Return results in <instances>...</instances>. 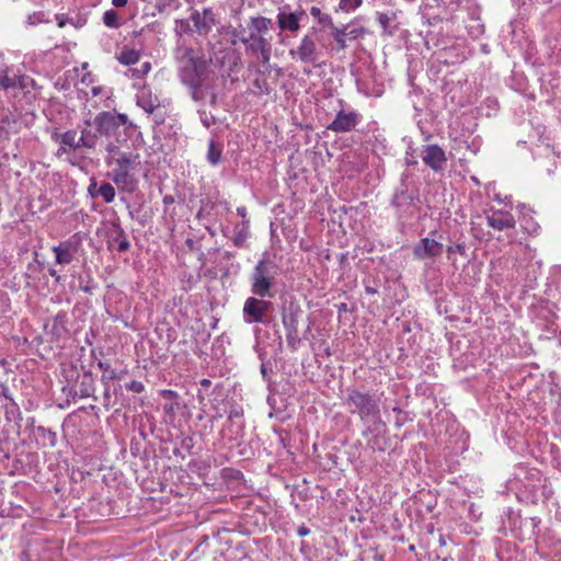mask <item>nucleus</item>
<instances>
[{"mask_svg": "<svg viewBox=\"0 0 561 561\" xmlns=\"http://www.w3.org/2000/svg\"><path fill=\"white\" fill-rule=\"evenodd\" d=\"M325 34L321 28L311 27L299 41L298 45L289 49V56L301 64L318 66L319 59L328 49Z\"/></svg>", "mask_w": 561, "mask_h": 561, "instance_id": "obj_1", "label": "nucleus"}, {"mask_svg": "<svg viewBox=\"0 0 561 561\" xmlns=\"http://www.w3.org/2000/svg\"><path fill=\"white\" fill-rule=\"evenodd\" d=\"M110 176L117 187L126 193H134L138 187L136 171L140 165V156L128 151L126 154L115 157Z\"/></svg>", "mask_w": 561, "mask_h": 561, "instance_id": "obj_2", "label": "nucleus"}, {"mask_svg": "<svg viewBox=\"0 0 561 561\" xmlns=\"http://www.w3.org/2000/svg\"><path fill=\"white\" fill-rule=\"evenodd\" d=\"M180 77L182 82L188 87L191 96L195 102H203L209 99L211 105L217 103V94L214 89L213 80L203 69H181Z\"/></svg>", "mask_w": 561, "mask_h": 561, "instance_id": "obj_3", "label": "nucleus"}, {"mask_svg": "<svg viewBox=\"0 0 561 561\" xmlns=\"http://www.w3.org/2000/svg\"><path fill=\"white\" fill-rule=\"evenodd\" d=\"M352 414H357L362 421L376 422L380 420V399L369 392L348 389L345 399Z\"/></svg>", "mask_w": 561, "mask_h": 561, "instance_id": "obj_4", "label": "nucleus"}, {"mask_svg": "<svg viewBox=\"0 0 561 561\" xmlns=\"http://www.w3.org/2000/svg\"><path fill=\"white\" fill-rule=\"evenodd\" d=\"M277 266L270 260H260L251 274V291L260 298H272V289L278 275Z\"/></svg>", "mask_w": 561, "mask_h": 561, "instance_id": "obj_5", "label": "nucleus"}, {"mask_svg": "<svg viewBox=\"0 0 561 561\" xmlns=\"http://www.w3.org/2000/svg\"><path fill=\"white\" fill-rule=\"evenodd\" d=\"M272 26L273 22L271 19L265 16H253L248 23L249 34L245 35L244 31H240L236 32L234 35L242 44L248 45L249 50L253 51L261 48L263 42L271 43V39L265 37V35L270 32Z\"/></svg>", "mask_w": 561, "mask_h": 561, "instance_id": "obj_6", "label": "nucleus"}, {"mask_svg": "<svg viewBox=\"0 0 561 561\" xmlns=\"http://www.w3.org/2000/svg\"><path fill=\"white\" fill-rule=\"evenodd\" d=\"M486 224L489 227L497 231H507L508 242H515V236L512 230L515 229V217L504 209H490L486 214Z\"/></svg>", "mask_w": 561, "mask_h": 561, "instance_id": "obj_7", "label": "nucleus"}, {"mask_svg": "<svg viewBox=\"0 0 561 561\" xmlns=\"http://www.w3.org/2000/svg\"><path fill=\"white\" fill-rule=\"evenodd\" d=\"M271 301L249 297L243 305V317L247 323H261L271 307Z\"/></svg>", "mask_w": 561, "mask_h": 561, "instance_id": "obj_8", "label": "nucleus"}, {"mask_svg": "<svg viewBox=\"0 0 561 561\" xmlns=\"http://www.w3.org/2000/svg\"><path fill=\"white\" fill-rule=\"evenodd\" d=\"M424 164L435 172L443 171L447 163L445 151L438 145H427L421 153Z\"/></svg>", "mask_w": 561, "mask_h": 561, "instance_id": "obj_9", "label": "nucleus"}, {"mask_svg": "<svg viewBox=\"0 0 561 561\" xmlns=\"http://www.w3.org/2000/svg\"><path fill=\"white\" fill-rule=\"evenodd\" d=\"M190 18L194 31L199 35L206 36L215 24V14L209 8H205L203 11L194 10Z\"/></svg>", "mask_w": 561, "mask_h": 561, "instance_id": "obj_10", "label": "nucleus"}, {"mask_svg": "<svg viewBox=\"0 0 561 561\" xmlns=\"http://www.w3.org/2000/svg\"><path fill=\"white\" fill-rule=\"evenodd\" d=\"M305 11L286 12L279 10L277 13V25L280 31H289L296 33L300 30V22L306 19Z\"/></svg>", "mask_w": 561, "mask_h": 561, "instance_id": "obj_11", "label": "nucleus"}, {"mask_svg": "<svg viewBox=\"0 0 561 561\" xmlns=\"http://www.w3.org/2000/svg\"><path fill=\"white\" fill-rule=\"evenodd\" d=\"M358 123V115L355 112L340 111L328 129L335 133H346L352 130Z\"/></svg>", "mask_w": 561, "mask_h": 561, "instance_id": "obj_12", "label": "nucleus"}, {"mask_svg": "<svg viewBox=\"0 0 561 561\" xmlns=\"http://www.w3.org/2000/svg\"><path fill=\"white\" fill-rule=\"evenodd\" d=\"M443 244L431 238H423L414 247L413 254L415 257L423 260L427 257H436L442 254Z\"/></svg>", "mask_w": 561, "mask_h": 561, "instance_id": "obj_13", "label": "nucleus"}, {"mask_svg": "<svg viewBox=\"0 0 561 561\" xmlns=\"http://www.w3.org/2000/svg\"><path fill=\"white\" fill-rule=\"evenodd\" d=\"M136 99L137 105L148 114L153 113L160 105L159 99L153 95L147 87H144L138 91Z\"/></svg>", "mask_w": 561, "mask_h": 561, "instance_id": "obj_14", "label": "nucleus"}, {"mask_svg": "<svg viewBox=\"0 0 561 561\" xmlns=\"http://www.w3.org/2000/svg\"><path fill=\"white\" fill-rule=\"evenodd\" d=\"M93 123L100 135H111L117 129L113 117V113L111 112L99 113L94 117Z\"/></svg>", "mask_w": 561, "mask_h": 561, "instance_id": "obj_15", "label": "nucleus"}, {"mask_svg": "<svg viewBox=\"0 0 561 561\" xmlns=\"http://www.w3.org/2000/svg\"><path fill=\"white\" fill-rule=\"evenodd\" d=\"M178 57L181 59L182 62H185V65L181 69H190L195 68L196 70H202V64L198 59V57L195 55V51L193 48L187 47L185 45H181L176 49Z\"/></svg>", "mask_w": 561, "mask_h": 561, "instance_id": "obj_16", "label": "nucleus"}, {"mask_svg": "<svg viewBox=\"0 0 561 561\" xmlns=\"http://www.w3.org/2000/svg\"><path fill=\"white\" fill-rule=\"evenodd\" d=\"M51 138L56 142H59V145H65L66 147H68L72 151L81 148L80 141H79V137L77 135V131L73 130V129L67 130V131H65L62 134H57L56 133V134L53 135Z\"/></svg>", "mask_w": 561, "mask_h": 561, "instance_id": "obj_17", "label": "nucleus"}, {"mask_svg": "<svg viewBox=\"0 0 561 561\" xmlns=\"http://www.w3.org/2000/svg\"><path fill=\"white\" fill-rule=\"evenodd\" d=\"M53 252L55 253L57 264L67 265L70 264L73 259V253L69 243H61L54 247Z\"/></svg>", "mask_w": 561, "mask_h": 561, "instance_id": "obj_18", "label": "nucleus"}, {"mask_svg": "<svg viewBox=\"0 0 561 561\" xmlns=\"http://www.w3.org/2000/svg\"><path fill=\"white\" fill-rule=\"evenodd\" d=\"M141 53L134 48L124 47L119 54H117L116 59L119 64L124 66H133L136 65L140 60Z\"/></svg>", "mask_w": 561, "mask_h": 561, "instance_id": "obj_19", "label": "nucleus"}, {"mask_svg": "<svg viewBox=\"0 0 561 561\" xmlns=\"http://www.w3.org/2000/svg\"><path fill=\"white\" fill-rule=\"evenodd\" d=\"M530 209H526V211H523L522 218H520V227L529 236H536L539 232L540 226L537 221L534 220L533 216L530 215Z\"/></svg>", "mask_w": 561, "mask_h": 561, "instance_id": "obj_20", "label": "nucleus"}, {"mask_svg": "<svg viewBox=\"0 0 561 561\" xmlns=\"http://www.w3.org/2000/svg\"><path fill=\"white\" fill-rule=\"evenodd\" d=\"M282 322L286 332L298 331V310L290 309L285 311L282 316Z\"/></svg>", "mask_w": 561, "mask_h": 561, "instance_id": "obj_21", "label": "nucleus"}, {"mask_svg": "<svg viewBox=\"0 0 561 561\" xmlns=\"http://www.w3.org/2000/svg\"><path fill=\"white\" fill-rule=\"evenodd\" d=\"M98 131L94 133L92 131L91 129L89 128H83L81 130V135L79 137V141H80V146L81 148H88V149H93L95 148L96 146V142H98Z\"/></svg>", "mask_w": 561, "mask_h": 561, "instance_id": "obj_22", "label": "nucleus"}, {"mask_svg": "<svg viewBox=\"0 0 561 561\" xmlns=\"http://www.w3.org/2000/svg\"><path fill=\"white\" fill-rule=\"evenodd\" d=\"M240 416H241V411L239 409H232L230 411V413H229L228 422H229L231 427H236L234 435L228 437V439L230 442L239 439V435L241 434L242 424L241 423H236L233 421L234 419H239Z\"/></svg>", "mask_w": 561, "mask_h": 561, "instance_id": "obj_23", "label": "nucleus"}, {"mask_svg": "<svg viewBox=\"0 0 561 561\" xmlns=\"http://www.w3.org/2000/svg\"><path fill=\"white\" fill-rule=\"evenodd\" d=\"M190 19L175 20L174 33L176 36L182 37L183 35L191 34L194 31V27L191 25Z\"/></svg>", "mask_w": 561, "mask_h": 561, "instance_id": "obj_24", "label": "nucleus"}, {"mask_svg": "<svg viewBox=\"0 0 561 561\" xmlns=\"http://www.w3.org/2000/svg\"><path fill=\"white\" fill-rule=\"evenodd\" d=\"M96 195L101 196L105 203L110 204L115 198V188L111 183H102L96 191Z\"/></svg>", "mask_w": 561, "mask_h": 561, "instance_id": "obj_25", "label": "nucleus"}, {"mask_svg": "<svg viewBox=\"0 0 561 561\" xmlns=\"http://www.w3.org/2000/svg\"><path fill=\"white\" fill-rule=\"evenodd\" d=\"M412 202V196L407 192H397L392 197V205L399 209L405 206H410Z\"/></svg>", "mask_w": 561, "mask_h": 561, "instance_id": "obj_26", "label": "nucleus"}, {"mask_svg": "<svg viewBox=\"0 0 561 561\" xmlns=\"http://www.w3.org/2000/svg\"><path fill=\"white\" fill-rule=\"evenodd\" d=\"M98 366L103 373V380H114L119 378V373L111 367L110 362H99Z\"/></svg>", "mask_w": 561, "mask_h": 561, "instance_id": "obj_27", "label": "nucleus"}, {"mask_svg": "<svg viewBox=\"0 0 561 561\" xmlns=\"http://www.w3.org/2000/svg\"><path fill=\"white\" fill-rule=\"evenodd\" d=\"M103 23L110 28H118L121 21L117 12L113 9L105 11L103 14Z\"/></svg>", "mask_w": 561, "mask_h": 561, "instance_id": "obj_28", "label": "nucleus"}, {"mask_svg": "<svg viewBox=\"0 0 561 561\" xmlns=\"http://www.w3.org/2000/svg\"><path fill=\"white\" fill-rule=\"evenodd\" d=\"M106 163L107 165H112L115 161V157H119L121 154H126L128 151H122L115 144H108L106 146Z\"/></svg>", "mask_w": 561, "mask_h": 561, "instance_id": "obj_29", "label": "nucleus"}, {"mask_svg": "<svg viewBox=\"0 0 561 561\" xmlns=\"http://www.w3.org/2000/svg\"><path fill=\"white\" fill-rule=\"evenodd\" d=\"M253 85L255 89V93H257L260 95L270 94V92H271L268 83H267L266 79L263 77L255 78V80L253 81Z\"/></svg>", "mask_w": 561, "mask_h": 561, "instance_id": "obj_30", "label": "nucleus"}, {"mask_svg": "<svg viewBox=\"0 0 561 561\" xmlns=\"http://www.w3.org/2000/svg\"><path fill=\"white\" fill-rule=\"evenodd\" d=\"M18 83V79L15 76L10 77L8 72H4L0 76V89L9 90L14 88Z\"/></svg>", "mask_w": 561, "mask_h": 561, "instance_id": "obj_31", "label": "nucleus"}, {"mask_svg": "<svg viewBox=\"0 0 561 561\" xmlns=\"http://www.w3.org/2000/svg\"><path fill=\"white\" fill-rule=\"evenodd\" d=\"M357 90L366 96H380L382 91L380 89L369 90L366 82L357 80Z\"/></svg>", "mask_w": 561, "mask_h": 561, "instance_id": "obj_32", "label": "nucleus"}, {"mask_svg": "<svg viewBox=\"0 0 561 561\" xmlns=\"http://www.w3.org/2000/svg\"><path fill=\"white\" fill-rule=\"evenodd\" d=\"M271 43H264L261 45V48L253 50V53H259L261 57V61L263 64H268L271 60Z\"/></svg>", "mask_w": 561, "mask_h": 561, "instance_id": "obj_33", "label": "nucleus"}, {"mask_svg": "<svg viewBox=\"0 0 561 561\" xmlns=\"http://www.w3.org/2000/svg\"><path fill=\"white\" fill-rule=\"evenodd\" d=\"M221 152L218 150L215 146V144L211 141L208 147V153L207 159L208 161L215 165L220 161Z\"/></svg>", "mask_w": 561, "mask_h": 561, "instance_id": "obj_34", "label": "nucleus"}, {"mask_svg": "<svg viewBox=\"0 0 561 561\" xmlns=\"http://www.w3.org/2000/svg\"><path fill=\"white\" fill-rule=\"evenodd\" d=\"M248 228H249V220H244L242 224V228L237 229L236 238H234V243L237 245L241 244V242H243L245 240V238L248 237Z\"/></svg>", "mask_w": 561, "mask_h": 561, "instance_id": "obj_35", "label": "nucleus"}, {"mask_svg": "<svg viewBox=\"0 0 561 561\" xmlns=\"http://www.w3.org/2000/svg\"><path fill=\"white\" fill-rule=\"evenodd\" d=\"M151 70V64L149 61L144 62L139 69H130V76L135 78H142Z\"/></svg>", "mask_w": 561, "mask_h": 561, "instance_id": "obj_36", "label": "nucleus"}, {"mask_svg": "<svg viewBox=\"0 0 561 561\" xmlns=\"http://www.w3.org/2000/svg\"><path fill=\"white\" fill-rule=\"evenodd\" d=\"M5 415L8 417L14 416L15 414H20V408L16 404V402L11 398V400H8V403L4 404Z\"/></svg>", "mask_w": 561, "mask_h": 561, "instance_id": "obj_37", "label": "nucleus"}, {"mask_svg": "<svg viewBox=\"0 0 561 561\" xmlns=\"http://www.w3.org/2000/svg\"><path fill=\"white\" fill-rule=\"evenodd\" d=\"M198 115H199V119H201L202 124L207 128L210 127L215 123L214 115L210 113H207L205 110H199Z\"/></svg>", "mask_w": 561, "mask_h": 561, "instance_id": "obj_38", "label": "nucleus"}, {"mask_svg": "<svg viewBox=\"0 0 561 561\" xmlns=\"http://www.w3.org/2000/svg\"><path fill=\"white\" fill-rule=\"evenodd\" d=\"M377 20L380 24V26L383 28L385 32H388V33H392L389 27H390V22L392 20V16H390L389 14L387 13H379L378 16H377Z\"/></svg>", "mask_w": 561, "mask_h": 561, "instance_id": "obj_39", "label": "nucleus"}, {"mask_svg": "<svg viewBox=\"0 0 561 561\" xmlns=\"http://www.w3.org/2000/svg\"><path fill=\"white\" fill-rule=\"evenodd\" d=\"M113 117L115 121L116 128H118L119 126H126V125H128L129 127H134V125L129 122L128 116L126 114L113 113Z\"/></svg>", "mask_w": 561, "mask_h": 561, "instance_id": "obj_40", "label": "nucleus"}, {"mask_svg": "<svg viewBox=\"0 0 561 561\" xmlns=\"http://www.w3.org/2000/svg\"><path fill=\"white\" fill-rule=\"evenodd\" d=\"M71 152L72 150H70L68 147H66L65 145H60L56 151V157L59 159L65 158L70 163L75 164V162L69 157Z\"/></svg>", "mask_w": 561, "mask_h": 561, "instance_id": "obj_41", "label": "nucleus"}, {"mask_svg": "<svg viewBox=\"0 0 561 561\" xmlns=\"http://www.w3.org/2000/svg\"><path fill=\"white\" fill-rule=\"evenodd\" d=\"M286 340L289 346L293 348L296 347V345L300 342L298 336V331L296 332H286Z\"/></svg>", "mask_w": 561, "mask_h": 561, "instance_id": "obj_42", "label": "nucleus"}, {"mask_svg": "<svg viewBox=\"0 0 561 561\" xmlns=\"http://www.w3.org/2000/svg\"><path fill=\"white\" fill-rule=\"evenodd\" d=\"M92 388L90 383L81 382L78 396L80 398H89L91 396Z\"/></svg>", "mask_w": 561, "mask_h": 561, "instance_id": "obj_43", "label": "nucleus"}, {"mask_svg": "<svg viewBox=\"0 0 561 561\" xmlns=\"http://www.w3.org/2000/svg\"><path fill=\"white\" fill-rule=\"evenodd\" d=\"M126 388L133 392L140 393L144 391L145 387L142 382L133 380L129 383L126 385Z\"/></svg>", "mask_w": 561, "mask_h": 561, "instance_id": "obj_44", "label": "nucleus"}, {"mask_svg": "<svg viewBox=\"0 0 561 561\" xmlns=\"http://www.w3.org/2000/svg\"><path fill=\"white\" fill-rule=\"evenodd\" d=\"M334 39L337 45V49H344L346 47L345 34L343 32H336Z\"/></svg>", "mask_w": 561, "mask_h": 561, "instance_id": "obj_45", "label": "nucleus"}, {"mask_svg": "<svg viewBox=\"0 0 561 561\" xmlns=\"http://www.w3.org/2000/svg\"><path fill=\"white\" fill-rule=\"evenodd\" d=\"M119 237H121V240H119V244H118L117 249H118L119 252H125V251H127L129 249L130 243L128 242V240L125 237L123 231H121Z\"/></svg>", "mask_w": 561, "mask_h": 561, "instance_id": "obj_46", "label": "nucleus"}, {"mask_svg": "<svg viewBox=\"0 0 561 561\" xmlns=\"http://www.w3.org/2000/svg\"><path fill=\"white\" fill-rule=\"evenodd\" d=\"M447 252H448V254L457 252L461 255H465L466 254V245L463 243H458L455 247L450 245L447 248Z\"/></svg>", "mask_w": 561, "mask_h": 561, "instance_id": "obj_47", "label": "nucleus"}, {"mask_svg": "<svg viewBox=\"0 0 561 561\" xmlns=\"http://www.w3.org/2000/svg\"><path fill=\"white\" fill-rule=\"evenodd\" d=\"M449 3H455L459 8L469 9L473 0H448Z\"/></svg>", "mask_w": 561, "mask_h": 561, "instance_id": "obj_48", "label": "nucleus"}, {"mask_svg": "<svg viewBox=\"0 0 561 561\" xmlns=\"http://www.w3.org/2000/svg\"><path fill=\"white\" fill-rule=\"evenodd\" d=\"M87 23L84 18L78 16L77 19H70L69 24L73 25L76 28H81Z\"/></svg>", "mask_w": 561, "mask_h": 561, "instance_id": "obj_49", "label": "nucleus"}, {"mask_svg": "<svg viewBox=\"0 0 561 561\" xmlns=\"http://www.w3.org/2000/svg\"><path fill=\"white\" fill-rule=\"evenodd\" d=\"M55 19H56L57 25L59 27H64L66 24H69V20H70L65 14H56Z\"/></svg>", "mask_w": 561, "mask_h": 561, "instance_id": "obj_50", "label": "nucleus"}, {"mask_svg": "<svg viewBox=\"0 0 561 561\" xmlns=\"http://www.w3.org/2000/svg\"><path fill=\"white\" fill-rule=\"evenodd\" d=\"M0 396L4 397L7 400H11L12 398L10 394L9 387L4 383H0Z\"/></svg>", "mask_w": 561, "mask_h": 561, "instance_id": "obj_51", "label": "nucleus"}, {"mask_svg": "<svg viewBox=\"0 0 561 561\" xmlns=\"http://www.w3.org/2000/svg\"><path fill=\"white\" fill-rule=\"evenodd\" d=\"M27 22L31 25H35L37 23H41L42 22L41 14L39 13H34L32 15H28Z\"/></svg>", "mask_w": 561, "mask_h": 561, "instance_id": "obj_52", "label": "nucleus"}, {"mask_svg": "<svg viewBox=\"0 0 561 561\" xmlns=\"http://www.w3.org/2000/svg\"><path fill=\"white\" fill-rule=\"evenodd\" d=\"M237 214H238L241 218H243V221H244V220H248V219H247V208H245L244 206H240V207H238V208H237Z\"/></svg>", "mask_w": 561, "mask_h": 561, "instance_id": "obj_53", "label": "nucleus"}, {"mask_svg": "<svg viewBox=\"0 0 561 561\" xmlns=\"http://www.w3.org/2000/svg\"><path fill=\"white\" fill-rule=\"evenodd\" d=\"M128 0H112V3L116 8H123L127 4Z\"/></svg>", "mask_w": 561, "mask_h": 561, "instance_id": "obj_54", "label": "nucleus"}, {"mask_svg": "<svg viewBox=\"0 0 561 561\" xmlns=\"http://www.w3.org/2000/svg\"><path fill=\"white\" fill-rule=\"evenodd\" d=\"M309 533H310V530L306 527H300L297 530V534L299 537H305V536L309 535Z\"/></svg>", "mask_w": 561, "mask_h": 561, "instance_id": "obj_55", "label": "nucleus"}, {"mask_svg": "<svg viewBox=\"0 0 561 561\" xmlns=\"http://www.w3.org/2000/svg\"><path fill=\"white\" fill-rule=\"evenodd\" d=\"M91 92H92V94L94 96H96V95H99L102 92V88L101 87H93Z\"/></svg>", "mask_w": 561, "mask_h": 561, "instance_id": "obj_56", "label": "nucleus"}, {"mask_svg": "<svg viewBox=\"0 0 561 561\" xmlns=\"http://www.w3.org/2000/svg\"><path fill=\"white\" fill-rule=\"evenodd\" d=\"M95 187H96V183L95 182L91 183L90 186H89V193L92 196H96V192L95 193L93 192Z\"/></svg>", "mask_w": 561, "mask_h": 561, "instance_id": "obj_57", "label": "nucleus"}, {"mask_svg": "<svg viewBox=\"0 0 561 561\" xmlns=\"http://www.w3.org/2000/svg\"><path fill=\"white\" fill-rule=\"evenodd\" d=\"M49 275L54 277L56 280L60 279V276L57 274L55 270H49Z\"/></svg>", "mask_w": 561, "mask_h": 561, "instance_id": "obj_58", "label": "nucleus"}, {"mask_svg": "<svg viewBox=\"0 0 561 561\" xmlns=\"http://www.w3.org/2000/svg\"><path fill=\"white\" fill-rule=\"evenodd\" d=\"M310 12L313 16H317L318 14H320V9L312 7Z\"/></svg>", "mask_w": 561, "mask_h": 561, "instance_id": "obj_59", "label": "nucleus"}, {"mask_svg": "<svg viewBox=\"0 0 561 561\" xmlns=\"http://www.w3.org/2000/svg\"><path fill=\"white\" fill-rule=\"evenodd\" d=\"M163 202L165 204L172 203L173 202V197L172 196H164Z\"/></svg>", "mask_w": 561, "mask_h": 561, "instance_id": "obj_60", "label": "nucleus"}, {"mask_svg": "<svg viewBox=\"0 0 561 561\" xmlns=\"http://www.w3.org/2000/svg\"><path fill=\"white\" fill-rule=\"evenodd\" d=\"M360 3H362V0H356L354 8L359 7V5H360Z\"/></svg>", "mask_w": 561, "mask_h": 561, "instance_id": "obj_61", "label": "nucleus"}, {"mask_svg": "<svg viewBox=\"0 0 561 561\" xmlns=\"http://www.w3.org/2000/svg\"><path fill=\"white\" fill-rule=\"evenodd\" d=\"M366 290H367V293H369V294H374V293H375V290H374L373 288H367Z\"/></svg>", "mask_w": 561, "mask_h": 561, "instance_id": "obj_62", "label": "nucleus"}, {"mask_svg": "<svg viewBox=\"0 0 561 561\" xmlns=\"http://www.w3.org/2000/svg\"><path fill=\"white\" fill-rule=\"evenodd\" d=\"M261 371H262V374H263L264 376L266 375V371H265L264 366H262Z\"/></svg>", "mask_w": 561, "mask_h": 561, "instance_id": "obj_63", "label": "nucleus"}, {"mask_svg": "<svg viewBox=\"0 0 561 561\" xmlns=\"http://www.w3.org/2000/svg\"><path fill=\"white\" fill-rule=\"evenodd\" d=\"M208 382H209V381H208V380H206V379H204V380L202 381V383H203V385H207Z\"/></svg>", "mask_w": 561, "mask_h": 561, "instance_id": "obj_64", "label": "nucleus"}]
</instances>
